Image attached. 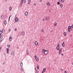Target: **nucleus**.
Masks as SVG:
<instances>
[{
	"instance_id": "a19ab883",
	"label": "nucleus",
	"mask_w": 73,
	"mask_h": 73,
	"mask_svg": "<svg viewBox=\"0 0 73 73\" xmlns=\"http://www.w3.org/2000/svg\"><path fill=\"white\" fill-rule=\"evenodd\" d=\"M40 3H41V2H42V1L41 0H40Z\"/></svg>"
},
{
	"instance_id": "7ed1b4c3",
	"label": "nucleus",
	"mask_w": 73,
	"mask_h": 73,
	"mask_svg": "<svg viewBox=\"0 0 73 73\" xmlns=\"http://www.w3.org/2000/svg\"><path fill=\"white\" fill-rule=\"evenodd\" d=\"M15 21L16 22H18L19 21V19L17 18H16L15 19Z\"/></svg>"
},
{
	"instance_id": "f3484780",
	"label": "nucleus",
	"mask_w": 73,
	"mask_h": 73,
	"mask_svg": "<svg viewBox=\"0 0 73 73\" xmlns=\"http://www.w3.org/2000/svg\"><path fill=\"white\" fill-rule=\"evenodd\" d=\"M23 1H24V0H22L21 2V4H23Z\"/></svg>"
},
{
	"instance_id": "c85d7f7f",
	"label": "nucleus",
	"mask_w": 73,
	"mask_h": 73,
	"mask_svg": "<svg viewBox=\"0 0 73 73\" xmlns=\"http://www.w3.org/2000/svg\"><path fill=\"white\" fill-rule=\"evenodd\" d=\"M68 32H70V29H68Z\"/></svg>"
},
{
	"instance_id": "0eeeda50",
	"label": "nucleus",
	"mask_w": 73,
	"mask_h": 73,
	"mask_svg": "<svg viewBox=\"0 0 73 73\" xmlns=\"http://www.w3.org/2000/svg\"><path fill=\"white\" fill-rule=\"evenodd\" d=\"M7 54L9 53V48H7Z\"/></svg>"
},
{
	"instance_id": "ea45409f",
	"label": "nucleus",
	"mask_w": 73,
	"mask_h": 73,
	"mask_svg": "<svg viewBox=\"0 0 73 73\" xmlns=\"http://www.w3.org/2000/svg\"><path fill=\"white\" fill-rule=\"evenodd\" d=\"M15 31H17V29H15Z\"/></svg>"
},
{
	"instance_id": "f8f14e48",
	"label": "nucleus",
	"mask_w": 73,
	"mask_h": 73,
	"mask_svg": "<svg viewBox=\"0 0 73 73\" xmlns=\"http://www.w3.org/2000/svg\"><path fill=\"white\" fill-rule=\"evenodd\" d=\"M64 36H66V32H64Z\"/></svg>"
},
{
	"instance_id": "c03bdc74",
	"label": "nucleus",
	"mask_w": 73,
	"mask_h": 73,
	"mask_svg": "<svg viewBox=\"0 0 73 73\" xmlns=\"http://www.w3.org/2000/svg\"><path fill=\"white\" fill-rule=\"evenodd\" d=\"M61 53V52H59V54H60Z\"/></svg>"
},
{
	"instance_id": "0e129e2a",
	"label": "nucleus",
	"mask_w": 73,
	"mask_h": 73,
	"mask_svg": "<svg viewBox=\"0 0 73 73\" xmlns=\"http://www.w3.org/2000/svg\"><path fill=\"white\" fill-rule=\"evenodd\" d=\"M1 38H0V40H1Z\"/></svg>"
},
{
	"instance_id": "4468645a",
	"label": "nucleus",
	"mask_w": 73,
	"mask_h": 73,
	"mask_svg": "<svg viewBox=\"0 0 73 73\" xmlns=\"http://www.w3.org/2000/svg\"><path fill=\"white\" fill-rule=\"evenodd\" d=\"M4 23L5 25H6V24H7V21H5Z\"/></svg>"
},
{
	"instance_id": "c756f323",
	"label": "nucleus",
	"mask_w": 73,
	"mask_h": 73,
	"mask_svg": "<svg viewBox=\"0 0 73 73\" xmlns=\"http://www.w3.org/2000/svg\"><path fill=\"white\" fill-rule=\"evenodd\" d=\"M12 9V8L11 7H9V9L10 10V11H11V9Z\"/></svg>"
},
{
	"instance_id": "9b49d317",
	"label": "nucleus",
	"mask_w": 73,
	"mask_h": 73,
	"mask_svg": "<svg viewBox=\"0 0 73 73\" xmlns=\"http://www.w3.org/2000/svg\"><path fill=\"white\" fill-rule=\"evenodd\" d=\"M28 15V12H26L25 13V15L26 16H27V15Z\"/></svg>"
},
{
	"instance_id": "6e6552de",
	"label": "nucleus",
	"mask_w": 73,
	"mask_h": 73,
	"mask_svg": "<svg viewBox=\"0 0 73 73\" xmlns=\"http://www.w3.org/2000/svg\"><path fill=\"white\" fill-rule=\"evenodd\" d=\"M35 45H38V42L37 41H35Z\"/></svg>"
},
{
	"instance_id": "3c124183",
	"label": "nucleus",
	"mask_w": 73,
	"mask_h": 73,
	"mask_svg": "<svg viewBox=\"0 0 73 73\" xmlns=\"http://www.w3.org/2000/svg\"><path fill=\"white\" fill-rule=\"evenodd\" d=\"M1 47H0V50H1Z\"/></svg>"
},
{
	"instance_id": "09e8293b",
	"label": "nucleus",
	"mask_w": 73,
	"mask_h": 73,
	"mask_svg": "<svg viewBox=\"0 0 73 73\" xmlns=\"http://www.w3.org/2000/svg\"><path fill=\"white\" fill-rule=\"evenodd\" d=\"M73 30V29H72V28H71V30L72 31Z\"/></svg>"
},
{
	"instance_id": "20e7f679",
	"label": "nucleus",
	"mask_w": 73,
	"mask_h": 73,
	"mask_svg": "<svg viewBox=\"0 0 73 73\" xmlns=\"http://www.w3.org/2000/svg\"><path fill=\"white\" fill-rule=\"evenodd\" d=\"M46 68H44L43 69V70L42 71V73H44V72H45V70H46Z\"/></svg>"
},
{
	"instance_id": "13d9d810",
	"label": "nucleus",
	"mask_w": 73,
	"mask_h": 73,
	"mask_svg": "<svg viewBox=\"0 0 73 73\" xmlns=\"http://www.w3.org/2000/svg\"><path fill=\"white\" fill-rule=\"evenodd\" d=\"M49 12H51V11H50V10H49Z\"/></svg>"
},
{
	"instance_id": "e433bc0d",
	"label": "nucleus",
	"mask_w": 73,
	"mask_h": 73,
	"mask_svg": "<svg viewBox=\"0 0 73 73\" xmlns=\"http://www.w3.org/2000/svg\"><path fill=\"white\" fill-rule=\"evenodd\" d=\"M24 3H26V0H24Z\"/></svg>"
},
{
	"instance_id": "473e14b6",
	"label": "nucleus",
	"mask_w": 73,
	"mask_h": 73,
	"mask_svg": "<svg viewBox=\"0 0 73 73\" xmlns=\"http://www.w3.org/2000/svg\"><path fill=\"white\" fill-rule=\"evenodd\" d=\"M12 36H10L9 37V39H12Z\"/></svg>"
},
{
	"instance_id": "393cba45",
	"label": "nucleus",
	"mask_w": 73,
	"mask_h": 73,
	"mask_svg": "<svg viewBox=\"0 0 73 73\" xmlns=\"http://www.w3.org/2000/svg\"><path fill=\"white\" fill-rule=\"evenodd\" d=\"M57 4L58 5H60V2H58L57 3Z\"/></svg>"
},
{
	"instance_id": "680f3d73",
	"label": "nucleus",
	"mask_w": 73,
	"mask_h": 73,
	"mask_svg": "<svg viewBox=\"0 0 73 73\" xmlns=\"http://www.w3.org/2000/svg\"><path fill=\"white\" fill-rule=\"evenodd\" d=\"M3 72H4V70H3Z\"/></svg>"
},
{
	"instance_id": "338daca9",
	"label": "nucleus",
	"mask_w": 73,
	"mask_h": 73,
	"mask_svg": "<svg viewBox=\"0 0 73 73\" xmlns=\"http://www.w3.org/2000/svg\"><path fill=\"white\" fill-rule=\"evenodd\" d=\"M3 29L4 30V29H3Z\"/></svg>"
},
{
	"instance_id": "1a4fd4ad",
	"label": "nucleus",
	"mask_w": 73,
	"mask_h": 73,
	"mask_svg": "<svg viewBox=\"0 0 73 73\" xmlns=\"http://www.w3.org/2000/svg\"><path fill=\"white\" fill-rule=\"evenodd\" d=\"M60 2L61 3H64V0H59Z\"/></svg>"
},
{
	"instance_id": "de8ad7c7",
	"label": "nucleus",
	"mask_w": 73,
	"mask_h": 73,
	"mask_svg": "<svg viewBox=\"0 0 73 73\" xmlns=\"http://www.w3.org/2000/svg\"><path fill=\"white\" fill-rule=\"evenodd\" d=\"M9 40L10 41H11V40H12L11 39H9Z\"/></svg>"
},
{
	"instance_id": "4c0bfd02",
	"label": "nucleus",
	"mask_w": 73,
	"mask_h": 73,
	"mask_svg": "<svg viewBox=\"0 0 73 73\" xmlns=\"http://www.w3.org/2000/svg\"><path fill=\"white\" fill-rule=\"evenodd\" d=\"M38 72H37V70H36V73H38Z\"/></svg>"
},
{
	"instance_id": "864d4df0",
	"label": "nucleus",
	"mask_w": 73,
	"mask_h": 73,
	"mask_svg": "<svg viewBox=\"0 0 73 73\" xmlns=\"http://www.w3.org/2000/svg\"><path fill=\"white\" fill-rule=\"evenodd\" d=\"M22 4H21V3L20 6H21H21H22Z\"/></svg>"
},
{
	"instance_id": "69168bd1",
	"label": "nucleus",
	"mask_w": 73,
	"mask_h": 73,
	"mask_svg": "<svg viewBox=\"0 0 73 73\" xmlns=\"http://www.w3.org/2000/svg\"><path fill=\"white\" fill-rule=\"evenodd\" d=\"M7 0H5V1H7Z\"/></svg>"
},
{
	"instance_id": "f257e3e1",
	"label": "nucleus",
	"mask_w": 73,
	"mask_h": 73,
	"mask_svg": "<svg viewBox=\"0 0 73 73\" xmlns=\"http://www.w3.org/2000/svg\"><path fill=\"white\" fill-rule=\"evenodd\" d=\"M42 52L44 53L45 54H48V50H45L44 49L42 50Z\"/></svg>"
},
{
	"instance_id": "c9c22d12",
	"label": "nucleus",
	"mask_w": 73,
	"mask_h": 73,
	"mask_svg": "<svg viewBox=\"0 0 73 73\" xmlns=\"http://www.w3.org/2000/svg\"><path fill=\"white\" fill-rule=\"evenodd\" d=\"M44 30L42 29V32H44Z\"/></svg>"
},
{
	"instance_id": "72a5a7b5",
	"label": "nucleus",
	"mask_w": 73,
	"mask_h": 73,
	"mask_svg": "<svg viewBox=\"0 0 73 73\" xmlns=\"http://www.w3.org/2000/svg\"><path fill=\"white\" fill-rule=\"evenodd\" d=\"M34 57H35V58H37V56H36V55H35V56Z\"/></svg>"
},
{
	"instance_id": "37998d69",
	"label": "nucleus",
	"mask_w": 73,
	"mask_h": 73,
	"mask_svg": "<svg viewBox=\"0 0 73 73\" xmlns=\"http://www.w3.org/2000/svg\"><path fill=\"white\" fill-rule=\"evenodd\" d=\"M64 73H67V72H66V71H64Z\"/></svg>"
},
{
	"instance_id": "774afa93",
	"label": "nucleus",
	"mask_w": 73,
	"mask_h": 73,
	"mask_svg": "<svg viewBox=\"0 0 73 73\" xmlns=\"http://www.w3.org/2000/svg\"><path fill=\"white\" fill-rule=\"evenodd\" d=\"M52 32V31H51V32Z\"/></svg>"
},
{
	"instance_id": "bb28decb",
	"label": "nucleus",
	"mask_w": 73,
	"mask_h": 73,
	"mask_svg": "<svg viewBox=\"0 0 73 73\" xmlns=\"http://www.w3.org/2000/svg\"><path fill=\"white\" fill-rule=\"evenodd\" d=\"M26 53H27V55H28V54H29V53H28V51H27Z\"/></svg>"
},
{
	"instance_id": "a878e982",
	"label": "nucleus",
	"mask_w": 73,
	"mask_h": 73,
	"mask_svg": "<svg viewBox=\"0 0 73 73\" xmlns=\"http://www.w3.org/2000/svg\"><path fill=\"white\" fill-rule=\"evenodd\" d=\"M57 23L56 22H55L54 23V26H56V25H57Z\"/></svg>"
},
{
	"instance_id": "4be33fe9",
	"label": "nucleus",
	"mask_w": 73,
	"mask_h": 73,
	"mask_svg": "<svg viewBox=\"0 0 73 73\" xmlns=\"http://www.w3.org/2000/svg\"><path fill=\"white\" fill-rule=\"evenodd\" d=\"M47 5H50V3H49V2H48L47 3H46Z\"/></svg>"
},
{
	"instance_id": "e2e57ef3",
	"label": "nucleus",
	"mask_w": 73,
	"mask_h": 73,
	"mask_svg": "<svg viewBox=\"0 0 73 73\" xmlns=\"http://www.w3.org/2000/svg\"><path fill=\"white\" fill-rule=\"evenodd\" d=\"M5 64V62H4V63H3V64Z\"/></svg>"
},
{
	"instance_id": "6e6d98bb",
	"label": "nucleus",
	"mask_w": 73,
	"mask_h": 73,
	"mask_svg": "<svg viewBox=\"0 0 73 73\" xmlns=\"http://www.w3.org/2000/svg\"><path fill=\"white\" fill-rule=\"evenodd\" d=\"M61 71H62V69H61Z\"/></svg>"
},
{
	"instance_id": "7c9ffc66",
	"label": "nucleus",
	"mask_w": 73,
	"mask_h": 73,
	"mask_svg": "<svg viewBox=\"0 0 73 73\" xmlns=\"http://www.w3.org/2000/svg\"><path fill=\"white\" fill-rule=\"evenodd\" d=\"M7 46L8 48H10V45H9V44H8L7 45Z\"/></svg>"
},
{
	"instance_id": "052dcab7",
	"label": "nucleus",
	"mask_w": 73,
	"mask_h": 73,
	"mask_svg": "<svg viewBox=\"0 0 73 73\" xmlns=\"http://www.w3.org/2000/svg\"><path fill=\"white\" fill-rule=\"evenodd\" d=\"M10 20V19H9V20H8V21H9Z\"/></svg>"
},
{
	"instance_id": "39448f33",
	"label": "nucleus",
	"mask_w": 73,
	"mask_h": 73,
	"mask_svg": "<svg viewBox=\"0 0 73 73\" xmlns=\"http://www.w3.org/2000/svg\"><path fill=\"white\" fill-rule=\"evenodd\" d=\"M62 47H64L65 46V43L64 42H63L62 44Z\"/></svg>"
},
{
	"instance_id": "4d7b16f0",
	"label": "nucleus",
	"mask_w": 73,
	"mask_h": 73,
	"mask_svg": "<svg viewBox=\"0 0 73 73\" xmlns=\"http://www.w3.org/2000/svg\"><path fill=\"white\" fill-rule=\"evenodd\" d=\"M36 5V4L35 3L34 4V5Z\"/></svg>"
},
{
	"instance_id": "cd10ccee",
	"label": "nucleus",
	"mask_w": 73,
	"mask_h": 73,
	"mask_svg": "<svg viewBox=\"0 0 73 73\" xmlns=\"http://www.w3.org/2000/svg\"><path fill=\"white\" fill-rule=\"evenodd\" d=\"M21 66H23V63L21 62L20 64Z\"/></svg>"
},
{
	"instance_id": "423d86ee",
	"label": "nucleus",
	"mask_w": 73,
	"mask_h": 73,
	"mask_svg": "<svg viewBox=\"0 0 73 73\" xmlns=\"http://www.w3.org/2000/svg\"><path fill=\"white\" fill-rule=\"evenodd\" d=\"M21 34L22 35H25V32L24 31H22V32L21 33Z\"/></svg>"
},
{
	"instance_id": "aec40b11",
	"label": "nucleus",
	"mask_w": 73,
	"mask_h": 73,
	"mask_svg": "<svg viewBox=\"0 0 73 73\" xmlns=\"http://www.w3.org/2000/svg\"><path fill=\"white\" fill-rule=\"evenodd\" d=\"M31 0H28V4H30V3H31Z\"/></svg>"
},
{
	"instance_id": "f03ea898",
	"label": "nucleus",
	"mask_w": 73,
	"mask_h": 73,
	"mask_svg": "<svg viewBox=\"0 0 73 73\" xmlns=\"http://www.w3.org/2000/svg\"><path fill=\"white\" fill-rule=\"evenodd\" d=\"M57 46L56 47V49H57V50H59L60 49V46H60V45H59L58 43L57 44Z\"/></svg>"
},
{
	"instance_id": "5701e85b",
	"label": "nucleus",
	"mask_w": 73,
	"mask_h": 73,
	"mask_svg": "<svg viewBox=\"0 0 73 73\" xmlns=\"http://www.w3.org/2000/svg\"><path fill=\"white\" fill-rule=\"evenodd\" d=\"M3 18H4V16L3 15H1V18L2 19H3Z\"/></svg>"
},
{
	"instance_id": "2f4dec72",
	"label": "nucleus",
	"mask_w": 73,
	"mask_h": 73,
	"mask_svg": "<svg viewBox=\"0 0 73 73\" xmlns=\"http://www.w3.org/2000/svg\"><path fill=\"white\" fill-rule=\"evenodd\" d=\"M71 28H73V24L71 26Z\"/></svg>"
},
{
	"instance_id": "f704fd0d",
	"label": "nucleus",
	"mask_w": 73,
	"mask_h": 73,
	"mask_svg": "<svg viewBox=\"0 0 73 73\" xmlns=\"http://www.w3.org/2000/svg\"><path fill=\"white\" fill-rule=\"evenodd\" d=\"M21 71H23V68H21Z\"/></svg>"
},
{
	"instance_id": "a211bd4d",
	"label": "nucleus",
	"mask_w": 73,
	"mask_h": 73,
	"mask_svg": "<svg viewBox=\"0 0 73 73\" xmlns=\"http://www.w3.org/2000/svg\"><path fill=\"white\" fill-rule=\"evenodd\" d=\"M35 60L36 61H38V58H35Z\"/></svg>"
},
{
	"instance_id": "49530a36",
	"label": "nucleus",
	"mask_w": 73,
	"mask_h": 73,
	"mask_svg": "<svg viewBox=\"0 0 73 73\" xmlns=\"http://www.w3.org/2000/svg\"><path fill=\"white\" fill-rule=\"evenodd\" d=\"M16 16L17 15H15V18H16Z\"/></svg>"
},
{
	"instance_id": "412c9836",
	"label": "nucleus",
	"mask_w": 73,
	"mask_h": 73,
	"mask_svg": "<svg viewBox=\"0 0 73 73\" xmlns=\"http://www.w3.org/2000/svg\"><path fill=\"white\" fill-rule=\"evenodd\" d=\"M37 68V69H39V66L37 65L36 66Z\"/></svg>"
},
{
	"instance_id": "9d476101",
	"label": "nucleus",
	"mask_w": 73,
	"mask_h": 73,
	"mask_svg": "<svg viewBox=\"0 0 73 73\" xmlns=\"http://www.w3.org/2000/svg\"><path fill=\"white\" fill-rule=\"evenodd\" d=\"M60 8H62V7H63V5H62V4H61L60 5Z\"/></svg>"
},
{
	"instance_id": "dca6fc26",
	"label": "nucleus",
	"mask_w": 73,
	"mask_h": 73,
	"mask_svg": "<svg viewBox=\"0 0 73 73\" xmlns=\"http://www.w3.org/2000/svg\"><path fill=\"white\" fill-rule=\"evenodd\" d=\"M59 52H62V49L60 48L59 50Z\"/></svg>"
},
{
	"instance_id": "79ce46f5",
	"label": "nucleus",
	"mask_w": 73,
	"mask_h": 73,
	"mask_svg": "<svg viewBox=\"0 0 73 73\" xmlns=\"http://www.w3.org/2000/svg\"><path fill=\"white\" fill-rule=\"evenodd\" d=\"M11 19V16H9V19Z\"/></svg>"
},
{
	"instance_id": "bf43d9fd",
	"label": "nucleus",
	"mask_w": 73,
	"mask_h": 73,
	"mask_svg": "<svg viewBox=\"0 0 73 73\" xmlns=\"http://www.w3.org/2000/svg\"><path fill=\"white\" fill-rule=\"evenodd\" d=\"M1 37V35H0V37Z\"/></svg>"
},
{
	"instance_id": "58836bf2",
	"label": "nucleus",
	"mask_w": 73,
	"mask_h": 73,
	"mask_svg": "<svg viewBox=\"0 0 73 73\" xmlns=\"http://www.w3.org/2000/svg\"><path fill=\"white\" fill-rule=\"evenodd\" d=\"M42 21H45V19L43 18V19Z\"/></svg>"
},
{
	"instance_id": "8fccbe9b",
	"label": "nucleus",
	"mask_w": 73,
	"mask_h": 73,
	"mask_svg": "<svg viewBox=\"0 0 73 73\" xmlns=\"http://www.w3.org/2000/svg\"><path fill=\"white\" fill-rule=\"evenodd\" d=\"M2 40V38H1V40H0V42H1V41Z\"/></svg>"
},
{
	"instance_id": "a18cd8bd",
	"label": "nucleus",
	"mask_w": 73,
	"mask_h": 73,
	"mask_svg": "<svg viewBox=\"0 0 73 73\" xmlns=\"http://www.w3.org/2000/svg\"><path fill=\"white\" fill-rule=\"evenodd\" d=\"M9 32H11V29H9Z\"/></svg>"
},
{
	"instance_id": "2eb2a0df",
	"label": "nucleus",
	"mask_w": 73,
	"mask_h": 73,
	"mask_svg": "<svg viewBox=\"0 0 73 73\" xmlns=\"http://www.w3.org/2000/svg\"><path fill=\"white\" fill-rule=\"evenodd\" d=\"M68 29H70L72 28L71 27V26H69L68 27Z\"/></svg>"
},
{
	"instance_id": "6ab92c4d",
	"label": "nucleus",
	"mask_w": 73,
	"mask_h": 73,
	"mask_svg": "<svg viewBox=\"0 0 73 73\" xmlns=\"http://www.w3.org/2000/svg\"><path fill=\"white\" fill-rule=\"evenodd\" d=\"M2 32H3V31H0V36H1V34H2Z\"/></svg>"
},
{
	"instance_id": "ddd939ff",
	"label": "nucleus",
	"mask_w": 73,
	"mask_h": 73,
	"mask_svg": "<svg viewBox=\"0 0 73 73\" xmlns=\"http://www.w3.org/2000/svg\"><path fill=\"white\" fill-rule=\"evenodd\" d=\"M45 19L46 20H49V18L47 17H45Z\"/></svg>"
},
{
	"instance_id": "5fc2aeb1",
	"label": "nucleus",
	"mask_w": 73,
	"mask_h": 73,
	"mask_svg": "<svg viewBox=\"0 0 73 73\" xmlns=\"http://www.w3.org/2000/svg\"><path fill=\"white\" fill-rule=\"evenodd\" d=\"M61 55H62V56H63V55H64V54H61Z\"/></svg>"
},
{
	"instance_id": "603ef678",
	"label": "nucleus",
	"mask_w": 73,
	"mask_h": 73,
	"mask_svg": "<svg viewBox=\"0 0 73 73\" xmlns=\"http://www.w3.org/2000/svg\"><path fill=\"white\" fill-rule=\"evenodd\" d=\"M35 70H36V67L35 68Z\"/></svg>"
},
{
	"instance_id": "b1692460",
	"label": "nucleus",
	"mask_w": 73,
	"mask_h": 73,
	"mask_svg": "<svg viewBox=\"0 0 73 73\" xmlns=\"http://www.w3.org/2000/svg\"><path fill=\"white\" fill-rule=\"evenodd\" d=\"M12 54L13 56L14 55V54H15V53H14V52L13 51L12 52Z\"/></svg>"
}]
</instances>
